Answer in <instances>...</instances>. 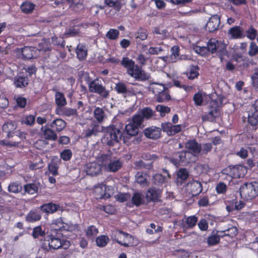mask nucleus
Listing matches in <instances>:
<instances>
[{"mask_svg": "<svg viewBox=\"0 0 258 258\" xmlns=\"http://www.w3.org/2000/svg\"><path fill=\"white\" fill-rule=\"evenodd\" d=\"M120 64L126 70V73L135 80L144 82L149 79V76L148 74L129 57H123Z\"/></svg>", "mask_w": 258, "mask_h": 258, "instance_id": "f257e3e1", "label": "nucleus"}, {"mask_svg": "<svg viewBox=\"0 0 258 258\" xmlns=\"http://www.w3.org/2000/svg\"><path fill=\"white\" fill-rule=\"evenodd\" d=\"M67 242L69 243V241L61 239L56 235L50 234L44 237L42 241L41 247L46 251H50L62 247Z\"/></svg>", "mask_w": 258, "mask_h": 258, "instance_id": "f03ea898", "label": "nucleus"}, {"mask_svg": "<svg viewBox=\"0 0 258 258\" xmlns=\"http://www.w3.org/2000/svg\"><path fill=\"white\" fill-rule=\"evenodd\" d=\"M122 137V134L120 129L112 125L107 128L101 141L103 144L113 147L119 142Z\"/></svg>", "mask_w": 258, "mask_h": 258, "instance_id": "7ed1b4c3", "label": "nucleus"}, {"mask_svg": "<svg viewBox=\"0 0 258 258\" xmlns=\"http://www.w3.org/2000/svg\"><path fill=\"white\" fill-rule=\"evenodd\" d=\"M247 172V168L246 166L236 164L234 165H230L223 169L221 173L230 177V180L232 178H240L245 176Z\"/></svg>", "mask_w": 258, "mask_h": 258, "instance_id": "20e7f679", "label": "nucleus"}, {"mask_svg": "<svg viewBox=\"0 0 258 258\" xmlns=\"http://www.w3.org/2000/svg\"><path fill=\"white\" fill-rule=\"evenodd\" d=\"M239 190L242 198L246 201L252 200L258 195V183L246 182L241 186Z\"/></svg>", "mask_w": 258, "mask_h": 258, "instance_id": "39448f33", "label": "nucleus"}, {"mask_svg": "<svg viewBox=\"0 0 258 258\" xmlns=\"http://www.w3.org/2000/svg\"><path fill=\"white\" fill-rule=\"evenodd\" d=\"M111 237L113 241H115L120 245L126 247L134 245L133 236L122 231L116 230L114 231L112 233Z\"/></svg>", "mask_w": 258, "mask_h": 258, "instance_id": "423d86ee", "label": "nucleus"}, {"mask_svg": "<svg viewBox=\"0 0 258 258\" xmlns=\"http://www.w3.org/2000/svg\"><path fill=\"white\" fill-rule=\"evenodd\" d=\"M222 100L220 99H212L209 102V111L202 116L203 121L213 120L219 116Z\"/></svg>", "mask_w": 258, "mask_h": 258, "instance_id": "0eeeda50", "label": "nucleus"}, {"mask_svg": "<svg viewBox=\"0 0 258 258\" xmlns=\"http://www.w3.org/2000/svg\"><path fill=\"white\" fill-rule=\"evenodd\" d=\"M88 88L90 92L97 94L102 98L107 99L109 97V91L106 89L99 78H96L89 83Z\"/></svg>", "mask_w": 258, "mask_h": 258, "instance_id": "6e6552de", "label": "nucleus"}, {"mask_svg": "<svg viewBox=\"0 0 258 258\" xmlns=\"http://www.w3.org/2000/svg\"><path fill=\"white\" fill-rule=\"evenodd\" d=\"M191 156V154L187 151H181L178 152L171 158V162L176 166L181 165H185L192 162L189 159Z\"/></svg>", "mask_w": 258, "mask_h": 258, "instance_id": "1a4fd4ad", "label": "nucleus"}, {"mask_svg": "<svg viewBox=\"0 0 258 258\" xmlns=\"http://www.w3.org/2000/svg\"><path fill=\"white\" fill-rule=\"evenodd\" d=\"M186 189L192 197L197 196L202 191V184L199 181L192 180L186 184Z\"/></svg>", "mask_w": 258, "mask_h": 258, "instance_id": "9d476101", "label": "nucleus"}, {"mask_svg": "<svg viewBox=\"0 0 258 258\" xmlns=\"http://www.w3.org/2000/svg\"><path fill=\"white\" fill-rule=\"evenodd\" d=\"M29 81L27 75L20 72L14 77L13 84L16 88L23 89L28 85Z\"/></svg>", "mask_w": 258, "mask_h": 258, "instance_id": "9b49d317", "label": "nucleus"}, {"mask_svg": "<svg viewBox=\"0 0 258 258\" xmlns=\"http://www.w3.org/2000/svg\"><path fill=\"white\" fill-rule=\"evenodd\" d=\"M161 190L156 187H151L147 191L145 198L148 202H157L160 201Z\"/></svg>", "mask_w": 258, "mask_h": 258, "instance_id": "f8f14e48", "label": "nucleus"}, {"mask_svg": "<svg viewBox=\"0 0 258 258\" xmlns=\"http://www.w3.org/2000/svg\"><path fill=\"white\" fill-rule=\"evenodd\" d=\"M220 24V18L218 15L211 17L206 25V30L213 32L218 29Z\"/></svg>", "mask_w": 258, "mask_h": 258, "instance_id": "ddd939ff", "label": "nucleus"}, {"mask_svg": "<svg viewBox=\"0 0 258 258\" xmlns=\"http://www.w3.org/2000/svg\"><path fill=\"white\" fill-rule=\"evenodd\" d=\"M85 171L88 175L94 176L97 175L101 172V168L97 162H89L85 165Z\"/></svg>", "mask_w": 258, "mask_h": 258, "instance_id": "4468645a", "label": "nucleus"}, {"mask_svg": "<svg viewBox=\"0 0 258 258\" xmlns=\"http://www.w3.org/2000/svg\"><path fill=\"white\" fill-rule=\"evenodd\" d=\"M185 147L191 155L199 154L202 151V146L195 139L188 140L185 144Z\"/></svg>", "mask_w": 258, "mask_h": 258, "instance_id": "2eb2a0df", "label": "nucleus"}, {"mask_svg": "<svg viewBox=\"0 0 258 258\" xmlns=\"http://www.w3.org/2000/svg\"><path fill=\"white\" fill-rule=\"evenodd\" d=\"M161 134V128L155 126H151L144 130L145 136L149 139H157L160 138Z\"/></svg>", "mask_w": 258, "mask_h": 258, "instance_id": "dca6fc26", "label": "nucleus"}, {"mask_svg": "<svg viewBox=\"0 0 258 258\" xmlns=\"http://www.w3.org/2000/svg\"><path fill=\"white\" fill-rule=\"evenodd\" d=\"M17 127V124L15 121L9 120L3 124L2 130L7 134V137L10 138L13 137Z\"/></svg>", "mask_w": 258, "mask_h": 258, "instance_id": "f3484780", "label": "nucleus"}, {"mask_svg": "<svg viewBox=\"0 0 258 258\" xmlns=\"http://www.w3.org/2000/svg\"><path fill=\"white\" fill-rule=\"evenodd\" d=\"M51 228V230H54L56 233L58 231H68L69 226L63 221L62 218L60 217L52 221Z\"/></svg>", "mask_w": 258, "mask_h": 258, "instance_id": "a211bd4d", "label": "nucleus"}, {"mask_svg": "<svg viewBox=\"0 0 258 258\" xmlns=\"http://www.w3.org/2000/svg\"><path fill=\"white\" fill-rule=\"evenodd\" d=\"M40 210L47 214H53L56 211L60 210V206L52 202L44 204L40 207Z\"/></svg>", "mask_w": 258, "mask_h": 258, "instance_id": "6ab92c4d", "label": "nucleus"}, {"mask_svg": "<svg viewBox=\"0 0 258 258\" xmlns=\"http://www.w3.org/2000/svg\"><path fill=\"white\" fill-rule=\"evenodd\" d=\"M206 46L210 54L215 53L217 51L221 52L224 49V48L219 49V42L215 38L210 39L207 42Z\"/></svg>", "mask_w": 258, "mask_h": 258, "instance_id": "aec40b11", "label": "nucleus"}, {"mask_svg": "<svg viewBox=\"0 0 258 258\" xmlns=\"http://www.w3.org/2000/svg\"><path fill=\"white\" fill-rule=\"evenodd\" d=\"M66 122L64 120L60 118H56L50 123L47 124L46 126H50L56 132H60L62 131L66 126Z\"/></svg>", "mask_w": 258, "mask_h": 258, "instance_id": "412c9836", "label": "nucleus"}, {"mask_svg": "<svg viewBox=\"0 0 258 258\" xmlns=\"http://www.w3.org/2000/svg\"><path fill=\"white\" fill-rule=\"evenodd\" d=\"M37 49L35 47L25 46L22 48L21 54L24 59H30L36 56Z\"/></svg>", "mask_w": 258, "mask_h": 258, "instance_id": "4be33fe9", "label": "nucleus"}, {"mask_svg": "<svg viewBox=\"0 0 258 258\" xmlns=\"http://www.w3.org/2000/svg\"><path fill=\"white\" fill-rule=\"evenodd\" d=\"M77 57L80 61L85 60L88 55V50L84 43H79L76 49Z\"/></svg>", "mask_w": 258, "mask_h": 258, "instance_id": "5701e85b", "label": "nucleus"}, {"mask_svg": "<svg viewBox=\"0 0 258 258\" xmlns=\"http://www.w3.org/2000/svg\"><path fill=\"white\" fill-rule=\"evenodd\" d=\"M123 163L121 160H111L108 165L106 166V169L109 172H115L120 169L122 166Z\"/></svg>", "mask_w": 258, "mask_h": 258, "instance_id": "b1692460", "label": "nucleus"}, {"mask_svg": "<svg viewBox=\"0 0 258 258\" xmlns=\"http://www.w3.org/2000/svg\"><path fill=\"white\" fill-rule=\"evenodd\" d=\"M105 4L113 8L116 12H119L125 3L124 0H105Z\"/></svg>", "mask_w": 258, "mask_h": 258, "instance_id": "393cba45", "label": "nucleus"}, {"mask_svg": "<svg viewBox=\"0 0 258 258\" xmlns=\"http://www.w3.org/2000/svg\"><path fill=\"white\" fill-rule=\"evenodd\" d=\"M185 221L183 222V227L187 229H192L197 224L198 218L196 215L186 217L184 216Z\"/></svg>", "mask_w": 258, "mask_h": 258, "instance_id": "a878e982", "label": "nucleus"}, {"mask_svg": "<svg viewBox=\"0 0 258 258\" xmlns=\"http://www.w3.org/2000/svg\"><path fill=\"white\" fill-rule=\"evenodd\" d=\"M91 128L86 130L84 131V137L88 138L93 136H96L97 133L99 132V125L94 122L91 123Z\"/></svg>", "mask_w": 258, "mask_h": 258, "instance_id": "bb28decb", "label": "nucleus"}, {"mask_svg": "<svg viewBox=\"0 0 258 258\" xmlns=\"http://www.w3.org/2000/svg\"><path fill=\"white\" fill-rule=\"evenodd\" d=\"M55 132L50 126H47L46 125L43 131L44 139L49 141H55L57 138V136Z\"/></svg>", "mask_w": 258, "mask_h": 258, "instance_id": "cd10ccee", "label": "nucleus"}, {"mask_svg": "<svg viewBox=\"0 0 258 258\" xmlns=\"http://www.w3.org/2000/svg\"><path fill=\"white\" fill-rule=\"evenodd\" d=\"M41 218V214L36 210H32L30 211L26 216V220L28 222H34L40 220Z\"/></svg>", "mask_w": 258, "mask_h": 258, "instance_id": "c85d7f7f", "label": "nucleus"}, {"mask_svg": "<svg viewBox=\"0 0 258 258\" xmlns=\"http://www.w3.org/2000/svg\"><path fill=\"white\" fill-rule=\"evenodd\" d=\"M229 33L234 39H240L244 37L242 28L237 26L231 28L229 30Z\"/></svg>", "mask_w": 258, "mask_h": 258, "instance_id": "c756f323", "label": "nucleus"}, {"mask_svg": "<svg viewBox=\"0 0 258 258\" xmlns=\"http://www.w3.org/2000/svg\"><path fill=\"white\" fill-rule=\"evenodd\" d=\"M124 130L127 135L134 137L138 134L139 127L131 122L125 125Z\"/></svg>", "mask_w": 258, "mask_h": 258, "instance_id": "7c9ffc66", "label": "nucleus"}, {"mask_svg": "<svg viewBox=\"0 0 258 258\" xmlns=\"http://www.w3.org/2000/svg\"><path fill=\"white\" fill-rule=\"evenodd\" d=\"M94 118L96 119L98 123H102L105 117V113L101 108L97 107L95 108L93 111Z\"/></svg>", "mask_w": 258, "mask_h": 258, "instance_id": "2f4dec72", "label": "nucleus"}, {"mask_svg": "<svg viewBox=\"0 0 258 258\" xmlns=\"http://www.w3.org/2000/svg\"><path fill=\"white\" fill-rule=\"evenodd\" d=\"M132 203L133 205L136 207H139L141 205L144 204V200L143 198V195L139 192H134L132 197Z\"/></svg>", "mask_w": 258, "mask_h": 258, "instance_id": "473e14b6", "label": "nucleus"}, {"mask_svg": "<svg viewBox=\"0 0 258 258\" xmlns=\"http://www.w3.org/2000/svg\"><path fill=\"white\" fill-rule=\"evenodd\" d=\"M55 102L57 106L63 107L67 104L66 99L62 93L59 91L55 93Z\"/></svg>", "mask_w": 258, "mask_h": 258, "instance_id": "72a5a7b5", "label": "nucleus"}, {"mask_svg": "<svg viewBox=\"0 0 258 258\" xmlns=\"http://www.w3.org/2000/svg\"><path fill=\"white\" fill-rule=\"evenodd\" d=\"M140 115L143 118L146 120L152 118L153 116H155V112L150 107H145L142 109L140 111Z\"/></svg>", "mask_w": 258, "mask_h": 258, "instance_id": "f704fd0d", "label": "nucleus"}, {"mask_svg": "<svg viewBox=\"0 0 258 258\" xmlns=\"http://www.w3.org/2000/svg\"><path fill=\"white\" fill-rule=\"evenodd\" d=\"M170 99V96L167 88L162 92H161V93L157 95L156 97V101L158 102H163L164 101H168Z\"/></svg>", "mask_w": 258, "mask_h": 258, "instance_id": "c9c22d12", "label": "nucleus"}, {"mask_svg": "<svg viewBox=\"0 0 258 258\" xmlns=\"http://www.w3.org/2000/svg\"><path fill=\"white\" fill-rule=\"evenodd\" d=\"M60 162V159H59L58 161H54V159H53L51 163L48 164V169L53 176L58 175V164Z\"/></svg>", "mask_w": 258, "mask_h": 258, "instance_id": "e433bc0d", "label": "nucleus"}, {"mask_svg": "<svg viewBox=\"0 0 258 258\" xmlns=\"http://www.w3.org/2000/svg\"><path fill=\"white\" fill-rule=\"evenodd\" d=\"M248 122L252 126L258 124V113L251 110L248 113Z\"/></svg>", "mask_w": 258, "mask_h": 258, "instance_id": "4c0bfd02", "label": "nucleus"}, {"mask_svg": "<svg viewBox=\"0 0 258 258\" xmlns=\"http://www.w3.org/2000/svg\"><path fill=\"white\" fill-rule=\"evenodd\" d=\"M85 233L88 238H92L98 233V229L94 225H91L86 228Z\"/></svg>", "mask_w": 258, "mask_h": 258, "instance_id": "58836bf2", "label": "nucleus"}, {"mask_svg": "<svg viewBox=\"0 0 258 258\" xmlns=\"http://www.w3.org/2000/svg\"><path fill=\"white\" fill-rule=\"evenodd\" d=\"M109 237L104 235H102L97 237L96 239V244L100 247L105 246L109 242Z\"/></svg>", "mask_w": 258, "mask_h": 258, "instance_id": "ea45409f", "label": "nucleus"}, {"mask_svg": "<svg viewBox=\"0 0 258 258\" xmlns=\"http://www.w3.org/2000/svg\"><path fill=\"white\" fill-rule=\"evenodd\" d=\"M24 189L25 191L29 195L34 194L38 191V187L34 183L25 184L24 186Z\"/></svg>", "mask_w": 258, "mask_h": 258, "instance_id": "a19ab883", "label": "nucleus"}, {"mask_svg": "<svg viewBox=\"0 0 258 258\" xmlns=\"http://www.w3.org/2000/svg\"><path fill=\"white\" fill-rule=\"evenodd\" d=\"M32 235L35 239L38 238L39 237H43L44 238L46 236L45 231L42 230L40 226H36L33 228Z\"/></svg>", "mask_w": 258, "mask_h": 258, "instance_id": "79ce46f5", "label": "nucleus"}, {"mask_svg": "<svg viewBox=\"0 0 258 258\" xmlns=\"http://www.w3.org/2000/svg\"><path fill=\"white\" fill-rule=\"evenodd\" d=\"M119 35V31L115 29H110L106 34V37L109 40H116Z\"/></svg>", "mask_w": 258, "mask_h": 258, "instance_id": "37998d69", "label": "nucleus"}, {"mask_svg": "<svg viewBox=\"0 0 258 258\" xmlns=\"http://www.w3.org/2000/svg\"><path fill=\"white\" fill-rule=\"evenodd\" d=\"M194 50L197 53L202 56H208L210 54L207 46L196 45L194 47Z\"/></svg>", "mask_w": 258, "mask_h": 258, "instance_id": "c03bdc74", "label": "nucleus"}, {"mask_svg": "<svg viewBox=\"0 0 258 258\" xmlns=\"http://www.w3.org/2000/svg\"><path fill=\"white\" fill-rule=\"evenodd\" d=\"M34 4L28 2L23 3L21 6L22 12L26 14L31 13L34 9Z\"/></svg>", "mask_w": 258, "mask_h": 258, "instance_id": "a18cd8bd", "label": "nucleus"}, {"mask_svg": "<svg viewBox=\"0 0 258 258\" xmlns=\"http://www.w3.org/2000/svg\"><path fill=\"white\" fill-rule=\"evenodd\" d=\"M115 90L118 94H127L129 92L125 84L123 82H118L115 84Z\"/></svg>", "mask_w": 258, "mask_h": 258, "instance_id": "49530a36", "label": "nucleus"}, {"mask_svg": "<svg viewBox=\"0 0 258 258\" xmlns=\"http://www.w3.org/2000/svg\"><path fill=\"white\" fill-rule=\"evenodd\" d=\"M136 39H140L141 40H145L148 37V31L146 29L140 28L135 34Z\"/></svg>", "mask_w": 258, "mask_h": 258, "instance_id": "de8ad7c7", "label": "nucleus"}, {"mask_svg": "<svg viewBox=\"0 0 258 258\" xmlns=\"http://www.w3.org/2000/svg\"><path fill=\"white\" fill-rule=\"evenodd\" d=\"M167 87L163 84L153 83L152 86L153 93L155 95H158L161 92H162Z\"/></svg>", "mask_w": 258, "mask_h": 258, "instance_id": "09e8293b", "label": "nucleus"}, {"mask_svg": "<svg viewBox=\"0 0 258 258\" xmlns=\"http://www.w3.org/2000/svg\"><path fill=\"white\" fill-rule=\"evenodd\" d=\"M22 189V186L18 182H13L11 183L8 187L9 191L13 193H18Z\"/></svg>", "mask_w": 258, "mask_h": 258, "instance_id": "8fccbe9b", "label": "nucleus"}, {"mask_svg": "<svg viewBox=\"0 0 258 258\" xmlns=\"http://www.w3.org/2000/svg\"><path fill=\"white\" fill-rule=\"evenodd\" d=\"M221 232L223 233V234L222 235V236H229L230 237L233 238L237 234L238 231L236 227L232 226L230 228L222 231Z\"/></svg>", "mask_w": 258, "mask_h": 258, "instance_id": "3c124183", "label": "nucleus"}, {"mask_svg": "<svg viewBox=\"0 0 258 258\" xmlns=\"http://www.w3.org/2000/svg\"><path fill=\"white\" fill-rule=\"evenodd\" d=\"M73 153L70 149H64L60 153V157L64 161H68L71 160Z\"/></svg>", "mask_w": 258, "mask_h": 258, "instance_id": "603ef678", "label": "nucleus"}, {"mask_svg": "<svg viewBox=\"0 0 258 258\" xmlns=\"http://www.w3.org/2000/svg\"><path fill=\"white\" fill-rule=\"evenodd\" d=\"M156 109L160 112L161 117L165 116L166 114L169 113L171 111L170 107L160 104L156 106Z\"/></svg>", "mask_w": 258, "mask_h": 258, "instance_id": "864d4df0", "label": "nucleus"}, {"mask_svg": "<svg viewBox=\"0 0 258 258\" xmlns=\"http://www.w3.org/2000/svg\"><path fill=\"white\" fill-rule=\"evenodd\" d=\"M258 54V46L254 41L250 42L248 51V54L251 56H254Z\"/></svg>", "mask_w": 258, "mask_h": 258, "instance_id": "5fc2aeb1", "label": "nucleus"}, {"mask_svg": "<svg viewBox=\"0 0 258 258\" xmlns=\"http://www.w3.org/2000/svg\"><path fill=\"white\" fill-rule=\"evenodd\" d=\"M215 190L218 194H225L227 190V186L223 182H220L216 184Z\"/></svg>", "mask_w": 258, "mask_h": 258, "instance_id": "6e6d98bb", "label": "nucleus"}, {"mask_svg": "<svg viewBox=\"0 0 258 258\" xmlns=\"http://www.w3.org/2000/svg\"><path fill=\"white\" fill-rule=\"evenodd\" d=\"M179 47L178 45H174L171 49V59H172V62L176 61L178 59H179Z\"/></svg>", "mask_w": 258, "mask_h": 258, "instance_id": "4d7b16f0", "label": "nucleus"}, {"mask_svg": "<svg viewBox=\"0 0 258 258\" xmlns=\"http://www.w3.org/2000/svg\"><path fill=\"white\" fill-rule=\"evenodd\" d=\"M257 30L253 28L252 26H250L246 31V37L250 40H253L255 39L257 35Z\"/></svg>", "mask_w": 258, "mask_h": 258, "instance_id": "13d9d810", "label": "nucleus"}, {"mask_svg": "<svg viewBox=\"0 0 258 258\" xmlns=\"http://www.w3.org/2000/svg\"><path fill=\"white\" fill-rule=\"evenodd\" d=\"M143 121L144 119L140 114H136L133 116L131 122L138 127H139L141 126Z\"/></svg>", "mask_w": 258, "mask_h": 258, "instance_id": "bf43d9fd", "label": "nucleus"}, {"mask_svg": "<svg viewBox=\"0 0 258 258\" xmlns=\"http://www.w3.org/2000/svg\"><path fill=\"white\" fill-rule=\"evenodd\" d=\"M220 240L219 235H212L208 237L207 242L209 245H215L219 243Z\"/></svg>", "mask_w": 258, "mask_h": 258, "instance_id": "052dcab7", "label": "nucleus"}, {"mask_svg": "<svg viewBox=\"0 0 258 258\" xmlns=\"http://www.w3.org/2000/svg\"><path fill=\"white\" fill-rule=\"evenodd\" d=\"M52 43L55 45H59L61 47L64 48L66 44L64 40L60 37L53 36L51 38Z\"/></svg>", "mask_w": 258, "mask_h": 258, "instance_id": "680f3d73", "label": "nucleus"}, {"mask_svg": "<svg viewBox=\"0 0 258 258\" xmlns=\"http://www.w3.org/2000/svg\"><path fill=\"white\" fill-rule=\"evenodd\" d=\"M131 198V195L129 193H119L116 195V200L120 203L127 201Z\"/></svg>", "mask_w": 258, "mask_h": 258, "instance_id": "e2e57ef3", "label": "nucleus"}, {"mask_svg": "<svg viewBox=\"0 0 258 258\" xmlns=\"http://www.w3.org/2000/svg\"><path fill=\"white\" fill-rule=\"evenodd\" d=\"M199 75V68L198 66L194 67L190 69L188 74H187L188 78L190 80H194L197 78Z\"/></svg>", "mask_w": 258, "mask_h": 258, "instance_id": "0e129e2a", "label": "nucleus"}, {"mask_svg": "<svg viewBox=\"0 0 258 258\" xmlns=\"http://www.w3.org/2000/svg\"><path fill=\"white\" fill-rule=\"evenodd\" d=\"M195 104L197 106H201L203 102V97L201 93H196L193 97Z\"/></svg>", "mask_w": 258, "mask_h": 258, "instance_id": "69168bd1", "label": "nucleus"}, {"mask_svg": "<svg viewBox=\"0 0 258 258\" xmlns=\"http://www.w3.org/2000/svg\"><path fill=\"white\" fill-rule=\"evenodd\" d=\"M198 226L199 229L203 231L207 230L209 227L207 220L204 218H202L200 220L199 223H198Z\"/></svg>", "mask_w": 258, "mask_h": 258, "instance_id": "338daca9", "label": "nucleus"}, {"mask_svg": "<svg viewBox=\"0 0 258 258\" xmlns=\"http://www.w3.org/2000/svg\"><path fill=\"white\" fill-rule=\"evenodd\" d=\"M16 102L17 105L20 107L23 108H24L27 104V99L24 97L18 96L16 99Z\"/></svg>", "mask_w": 258, "mask_h": 258, "instance_id": "774afa93", "label": "nucleus"}]
</instances>
